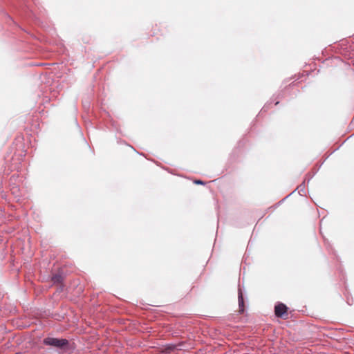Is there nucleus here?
Segmentation results:
<instances>
[{
  "label": "nucleus",
  "mask_w": 354,
  "mask_h": 354,
  "mask_svg": "<svg viewBox=\"0 0 354 354\" xmlns=\"http://www.w3.org/2000/svg\"><path fill=\"white\" fill-rule=\"evenodd\" d=\"M44 343L46 345H50L57 348H63L68 344V341L66 339L47 337L44 339Z\"/></svg>",
  "instance_id": "1"
},
{
  "label": "nucleus",
  "mask_w": 354,
  "mask_h": 354,
  "mask_svg": "<svg viewBox=\"0 0 354 354\" xmlns=\"http://www.w3.org/2000/svg\"><path fill=\"white\" fill-rule=\"evenodd\" d=\"M274 313L278 317L285 318L288 316V308L285 304H279L275 306Z\"/></svg>",
  "instance_id": "2"
},
{
  "label": "nucleus",
  "mask_w": 354,
  "mask_h": 354,
  "mask_svg": "<svg viewBox=\"0 0 354 354\" xmlns=\"http://www.w3.org/2000/svg\"><path fill=\"white\" fill-rule=\"evenodd\" d=\"M239 313H243L244 312V299L242 293H239Z\"/></svg>",
  "instance_id": "3"
},
{
  "label": "nucleus",
  "mask_w": 354,
  "mask_h": 354,
  "mask_svg": "<svg viewBox=\"0 0 354 354\" xmlns=\"http://www.w3.org/2000/svg\"><path fill=\"white\" fill-rule=\"evenodd\" d=\"M52 281L54 283H60L62 281V277L61 275L55 274L52 277Z\"/></svg>",
  "instance_id": "4"
},
{
  "label": "nucleus",
  "mask_w": 354,
  "mask_h": 354,
  "mask_svg": "<svg viewBox=\"0 0 354 354\" xmlns=\"http://www.w3.org/2000/svg\"><path fill=\"white\" fill-rule=\"evenodd\" d=\"M195 183H196V184H203V181H201V180H196Z\"/></svg>",
  "instance_id": "5"
}]
</instances>
